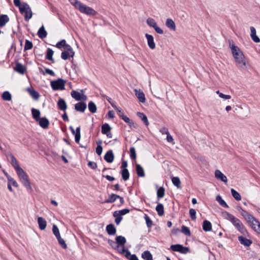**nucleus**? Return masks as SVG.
Segmentation results:
<instances>
[{
    "label": "nucleus",
    "mask_w": 260,
    "mask_h": 260,
    "mask_svg": "<svg viewBox=\"0 0 260 260\" xmlns=\"http://www.w3.org/2000/svg\"><path fill=\"white\" fill-rule=\"evenodd\" d=\"M11 158V164L16 171L20 181L22 183L23 186L26 188L27 191L31 192L32 188L30 185V182L28 176L24 171V170L19 166L18 161L14 156V155L10 153L8 154Z\"/></svg>",
    "instance_id": "nucleus-1"
},
{
    "label": "nucleus",
    "mask_w": 260,
    "mask_h": 260,
    "mask_svg": "<svg viewBox=\"0 0 260 260\" xmlns=\"http://www.w3.org/2000/svg\"><path fill=\"white\" fill-rule=\"evenodd\" d=\"M228 42L233 56L235 60L236 66L241 70H246V62L244 54L238 46L234 44L232 40H229Z\"/></svg>",
    "instance_id": "nucleus-2"
},
{
    "label": "nucleus",
    "mask_w": 260,
    "mask_h": 260,
    "mask_svg": "<svg viewBox=\"0 0 260 260\" xmlns=\"http://www.w3.org/2000/svg\"><path fill=\"white\" fill-rule=\"evenodd\" d=\"M221 215L225 219L230 220L234 226L243 235L247 234V231L240 220L226 211L221 212Z\"/></svg>",
    "instance_id": "nucleus-3"
},
{
    "label": "nucleus",
    "mask_w": 260,
    "mask_h": 260,
    "mask_svg": "<svg viewBox=\"0 0 260 260\" xmlns=\"http://www.w3.org/2000/svg\"><path fill=\"white\" fill-rule=\"evenodd\" d=\"M14 4L16 7L19 8L20 13L21 14H25L24 19L25 21H28L32 17L31 10L26 3H21L20 0H14Z\"/></svg>",
    "instance_id": "nucleus-4"
},
{
    "label": "nucleus",
    "mask_w": 260,
    "mask_h": 260,
    "mask_svg": "<svg viewBox=\"0 0 260 260\" xmlns=\"http://www.w3.org/2000/svg\"><path fill=\"white\" fill-rule=\"evenodd\" d=\"M77 9L81 13L90 16H94L98 14L97 12L95 11L94 9L88 6H87L82 3L81 4H80Z\"/></svg>",
    "instance_id": "nucleus-5"
},
{
    "label": "nucleus",
    "mask_w": 260,
    "mask_h": 260,
    "mask_svg": "<svg viewBox=\"0 0 260 260\" xmlns=\"http://www.w3.org/2000/svg\"><path fill=\"white\" fill-rule=\"evenodd\" d=\"M66 81L62 78L52 80L50 82V85L53 90L64 89Z\"/></svg>",
    "instance_id": "nucleus-6"
},
{
    "label": "nucleus",
    "mask_w": 260,
    "mask_h": 260,
    "mask_svg": "<svg viewBox=\"0 0 260 260\" xmlns=\"http://www.w3.org/2000/svg\"><path fill=\"white\" fill-rule=\"evenodd\" d=\"M14 69L17 72L22 75L24 74L26 72V67L19 62L16 63V66Z\"/></svg>",
    "instance_id": "nucleus-7"
},
{
    "label": "nucleus",
    "mask_w": 260,
    "mask_h": 260,
    "mask_svg": "<svg viewBox=\"0 0 260 260\" xmlns=\"http://www.w3.org/2000/svg\"><path fill=\"white\" fill-rule=\"evenodd\" d=\"M134 91L135 92V95L139 101L142 103H145L146 101V98L144 92L140 89L138 90L135 89Z\"/></svg>",
    "instance_id": "nucleus-8"
},
{
    "label": "nucleus",
    "mask_w": 260,
    "mask_h": 260,
    "mask_svg": "<svg viewBox=\"0 0 260 260\" xmlns=\"http://www.w3.org/2000/svg\"><path fill=\"white\" fill-rule=\"evenodd\" d=\"M104 159L108 163H111L114 159V155L112 150H108L105 154Z\"/></svg>",
    "instance_id": "nucleus-9"
},
{
    "label": "nucleus",
    "mask_w": 260,
    "mask_h": 260,
    "mask_svg": "<svg viewBox=\"0 0 260 260\" xmlns=\"http://www.w3.org/2000/svg\"><path fill=\"white\" fill-rule=\"evenodd\" d=\"M87 108V106L85 103L84 102H80L76 104L75 105V109L77 111L80 112H84Z\"/></svg>",
    "instance_id": "nucleus-10"
},
{
    "label": "nucleus",
    "mask_w": 260,
    "mask_h": 260,
    "mask_svg": "<svg viewBox=\"0 0 260 260\" xmlns=\"http://www.w3.org/2000/svg\"><path fill=\"white\" fill-rule=\"evenodd\" d=\"M244 219L246 220L247 222L249 224L253 221L257 223V231L260 232V222L252 215L249 214Z\"/></svg>",
    "instance_id": "nucleus-11"
},
{
    "label": "nucleus",
    "mask_w": 260,
    "mask_h": 260,
    "mask_svg": "<svg viewBox=\"0 0 260 260\" xmlns=\"http://www.w3.org/2000/svg\"><path fill=\"white\" fill-rule=\"evenodd\" d=\"M145 37L147 40L148 45L149 48L151 49H153L155 48V44L154 42L153 37L151 35L148 34H145Z\"/></svg>",
    "instance_id": "nucleus-12"
},
{
    "label": "nucleus",
    "mask_w": 260,
    "mask_h": 260,
    "mask_svg": "<svg viewBox=\"0 0 260 260\" xmlns=\"http://www.w3.org/2000/svg\"><path fill=\"white\" fill-rule=\"evenodd\" d=\"M215 177L223 182L226 183L228 181L226 177L218 170L215 171Z\"/></svg>",
    "instance_id": "nucleus-13"
},
{
    "label": "nucleus",
    "mask_w": 260,
    "mask_h": 260,
    "mask_svg": "<svg viewBox=\"0 0 260 260\" xmlns=\"http://www.w3.org/2000/svg\"><path fill=\"white\" fill-rule=\"evenodd\" d=\"M238 240L242 245L245 246H249L252 243V241L251 240L247 239L242 236L238 237Z\"/></svg>",
    "instance_id": "nucleus-14"
},
{
    "label": "nucleus",
    "mask_w": 260,
    "mask_h": 260,
    "mask_svg": "<svg viewBox=\"0 0 260 260\" xmlns=\"http://www.w3.org/2000/svg\"><path fill=\"white\" fill-rule=\"evenodd\" d=\"M26 90L34 100H38L39 99L40 94L34 88L32 87H28Z\"/></svg>",
    "instance_id": "nucleus-15"
},
{
    "label": "nucleus",
    "mask_w": 260,
    "mask_h": 260,
    "mask_svg": "<svg viewBox=\"0 0 260 260\" xmlns=\"http://www.w3.org/2000/svg\"><path fill=\"white\" fill-rule=\"evenodd\" d=\"M58 108L62 111H65L67 109V105L65 100L63 99L59 98L57 103Z\"/></svg>",
    "instance_id": "nucleus-16"
},
{
    "label": "nucleus",
    "mask_w": 260,
    "mask_h": 260,
    "mask_svg": "<svg viewBox=\"0 0 260 260\" xmlns=\"http://www.w3.org/2000/svg\"><path fill=\"white\" fill-rule=\"evenodd\" d=\"M39 125L43 128H47L48 127L49 121L46 117H42L39 120Z\"/></svg>",
    "instance_id": "nucleus-17"
},
{
    "label": "nucleus",
    "mask_w": 260,
    "mask_h": 260,
    "mask_svg": "<svg viewBox=\"0 0 260 260\" xmlns=\"http://www.w3.org/2000/svg\"><path fill=\"white\" fill-rule=\"evenodd\" d=\"M32 118L36 121H38L40 119L41 112L39 110L32 108L31 110Z\"/></svg>",
    "instance_id": "nucleus-18"
},
{
    "label": "nucleus",
    "mask_w": 260,
    "mask_h": 260,
    "mask_svg": "<svg viewBox=\"0 0 260 260\" xmlns=\"http://www.w3.org/2000/svg\"><path fill=\"white\" fill-rule=\"evenodd\" d=\"M106 229L107 233L109 235H114L116 233V229L112 223L108 224Z\"/></svg>",
    "instance_id": "nucleus-19"
},
{
    "label": "nucleus",
    "mask_w": 260,
    "mask_h": 260,
    "mask_svg": "<svg viewBox=\"0 0 260 260\" xmlns=\"http://www.w3.org/2000/svg\"><path fill=\"white\" fill-rule=\"evenodd\" d=\"M38 223L39 224V229L41 230H44L46 229L47 225V222L44 218L42 217L38 218Z\"/></svg>",
    "instance_id": "nucleus-20"
},
{
    "label": "nucleus",
    "mask_w": 260,
    "mask_h": 260,
    "mask_svg": "<svg viewBox=\"0 0 260 260\" xmlns=\"http://www.w3.org/2000/svg\"><path fill=\"white\" fill-rule=\"evenodd\" d=\"M115 240L119 247L124 246L126 242V239L122 236H118L116 237Z\"/></svg>",
    "instance_id": "nucleus-21"
},
{
    "label": "nucleus",
    "mask_w": 260,
    "mask_h": 260,
    "mask_svg": "<svg viewBox=\"0 0 260 260\" xmlns=\"http://www.w3.org/2000/svg\"><path fill=\"white\" fill-rule=\"evenodd\" d=\"M136 171L137 175L140 177H143L145 176V172L143 167L139 164H136Z\"/></svg>",
    "instance_id": "nucleus-22"
},
{
    "label": "nucleus",
    "mask_w": 260,
    "mask_h": 260,
    "mask_svg": "<svg viewBox=\"0 0 260 260\" xmlns=\"http://www.w3.org/2000/svg\"><path fill=\"white\" fill-rule=\"evenodd\" d=\"M202 227L205 232H209L212 230V224L209 221L205 220L203 221Z\"/></svg>",
    "instance_id": "nucleus-23"
},
{
    "label": "nucleus",
    "mask_w": 260,
    "mask_h": 260,
    "mask_svg": "<svg viewBox=\"0 0 260 260\" xmlns=\"http://www.w3.org/2000/svg\"><path fill=\"white\" fill-rule=\"evenodd\" d=\"M9 18L7 15L2 14L0 15V27H2L9 22Z\"/></svg>",
    "instance_id": "nucleus-24"
},
{
    "label": "nucleus",
    "mask_w": 260,
    "mask_h": 260,
    "mask_svg": "<svg viewBox=\"0 0 260 260\" xmlns=\"http://www.w3.org/2000/svg\"><path fill=\"white\" fill-rule=\"evenodd\" d=\"M37 35L41 39H44L47 37V32L46 31L44 25H42L39 29Z\"/></svg>",
    "instance_id": "nucleus-25"
},
{
    "label": "nucleus",
    "mask_w": 260,
    "mask_h": 260,
    "mask_svg": "<svg viewBox=\"0 0 260 260\" xmlns=\"http://www.w3.org/2000/svg\"><path fill=\"white\" fill-rule=\"evenodd\" d=\"M166 25L171 30H175L176 25L174 21L170 18H168L166 20Z\"/></svg>",
    "instance_id": "nucleus-26"
},
{
    "label": "nucleus",
    "mask_w": 260,
    "mask_h": 260,
    "mask_svg": "<svg viewBox=\"0 0 260 260\" xmlns=\"http://www.w3.org/2000/svg\"><path fill=\"white\" fill-rule=\"evenodd\" d=\"M54 53V51L50 48H48L46 52V58L51 61L52 62L54 63L55 62V60L54 58H53V55Z\"/></svg>",
    "instance_id": "nucleus-27"
},
{
    "label": "nucleus",
    "mask_w": 260,
    "mask_h": 260,
    "mask_svg": "<svg viewBox=\"0 0 260 260\" xmlns=\"http://www.w3.org/2000/svg\"><path fill=\"white\" fill-rule=\"evenodd\" d=\"M45 71H44L42 68H39V70L41 73H42L43 75H45L46 74H49L52 76H55V73L51 70L44 68Z\"/></svg>",
    "instance_id": "nucleus-28"
},
{
    "label": "nucleus",
    "mask_w": 260,
    "mask_h": 260,
    "mask_svg": "<svg viewBox=\"0 0 260 260\" xmlns=\"http://www.w3.org/2000/svg\"><path fill=\"white\" fill-rule=\"evenodd\" d=\"M141 257L145 260H153V256L150 252L146 250L142 253Z\"/></svg>",
    "instance_id": "nucleus-29"
},
{
    "label": "nucleus",
    "mask_w": 260,
    "mask_h": 260,
    "mask_svg": "<svg viewBox=\"0 0 260 260\" xmlns=\"http://www.w3.org/2000/svg\"><path fill=\"white\" fill-rule=\"evenodd\" d=\"M118 197V195L114 193H112L109 196L108 199H107L104 203H114Z\"/></svg>",
    "instance_id": "nucleus-30"
},
{
    "label": "nucleus",
    "mask_w": 260,
    "mask_h": 260,
    "mask_svg": "<svg viewBox=\"0 0 260 260\" xmlns=\"http://www.w3.org/2000/svg\"><path fill=\"white\" fill-rule=\"evenodd\" d=\"M137 115L139 118H140L142 119V120L143 121V122L147 126L149 125V122L147 117L145 114H144L143 113H141L140 112H138Z\"/></svg>",
    "instance_id": "nucleus-31"
},
{
    "label": "nucleus",
    "mask_w": 260,
    "mask_h": 260,
    "mask_svg": "<svg viewBox=\"0 0 260 260\" xmlns=\"http://www.w3.org/2000/svg\"><path fill=\"white\" fill-rule=\"evenodd\" d=\"M101 132L103 134L105 135L111 130V127L108 123H105L102 125Z\"/></svg>",
    "instance_id": "nucleus-32"
},
{
    "label": "nucleus",
    "mask_w": 260,
    "mask_h": 260,
    "mask_svg": "<svg viewBox=\"0 0 260 260\" xmlns=\"http://www.w3.org/2000/svg\"><path fill=\"white\" fill-rule=\"evenodd\" d=\"M155 209L159 216H161L164 214V208L162 204L158 203L156 206Z\"/></svg>",
    "instance_id": "nucleus-33"
},
{
    "label": "nucleus",
    "mask_w": 260,
    "mask_h": 260,
    "mask_svg": "<svg viewBox=\"0 0 260 260\" xmlns=\"http://www.w3.org/2000/svg\"><path fill=\"white\" fill-rule=\"evenodd\" d=\"M216 200L218 202V203L222 207L228 208L229 207L226 203L222 199L220 195H218L216 197Z\"/></svg>",
    "instance_id": "nucleus-34"
},
{
    "label": "nucleus",
    "mask_w": 260,
    "mask_h": 260,
    "mask_svg": "<svg viewBox=\"0 0 260 260\" xmlns=\"http://www.w3.org/2000/svg\"><path fill=\"white\" fill-rule=\"evenodd\" d=\"M122 178L124 181H126L129 179V173L127 169H122L121 171Z\"/></svg>",
    "instance_id": "nucleus-35"
},
{
    "label": "nucleus",
    "mask_w": 260,
    "mask_h": 260,
    "mask_svg": "<svg viewBox=\"0 0 260 260\" xmlns=\"http://www.w3.org/2000/svg\"><path fill=\"white\" fill-rule=\"evenodd\" d=\"M88 107L89 111L92 113H94L96 112L97 108L95 104L92 102H89Z\"/></svg>",
    "instance_id": "nucleus-36"
},
{
    "label": "nucleus",
    "mask_w": 260,
    "mask_h": 260,
    "mask_svg": "<svg viewBox=\"0 0 260 260\" xmlns=\"http://www.w3.org/2000/svg\"><path fill=\"white\" fill-rule=\"evenodd\" d=\"M113 215L115 219V222L117 225L119 224L120 222L122 219V217L118 213V212H116V211L113 213Z\"/></svg>",
    "instance_id": "nucleus-37"
},
{
    "label": "nucleus",
    "mask_w": 260,
    "mask_h": 260,
    "mask_svg": "<svg viewBox=\"0 0 260 260\" xmlns=\"http://www.w3.org/2000/svg\"><path fill=\"white\" fill-rule=\"evenodd\" d=\"M172 181L174 186L178 188L181 187V181L178 177H173L172 178Z\"/></svg>",
    "instance_id": "nucleus-38"
},
{
    "label": "nucleus",
    "mask_w": 260,
    "mask_h": 260,
    "mask_svg": "<svg viewBox=\"0 0 260 260\" xmlns=\"http://www.w3.org/2000/svg\"><path fill=\"white\" fill-rule=\"evenodd\" d=\"M231 191V193H232V196L234 198V199L236 200L239 201L241 200V195L238 191H237L234 188H232Z\"/></svg>",
    "instance_id": "nucleus-39"
},
{
    "label": "nucleus",
    "mask_w": 260,
    "mask_h": 260,
    "mask_svg": "<svg viewBox=\"0 0 260 260\" xmlns=\"http://www.w3.org/2000/svg\"><path fill=\"white\" fill-rule=\"evenodd\" d=\"M112 106L113 107V108L115 109V110L117 111V114L119 116V117H120L121 119L122 118V117H123L125 115L124 114V112H123V111L122 110L121 108H118L116 105H115L114 104H112Z\"/></svg>",
    "instance_id": "nucleus-40"
},
{
    "label": "nucleus",
    "mask_w": 260,
    "mask_h": 260,
    "mask_svg": "<svg viewBox=\"0 0 260 260\" xmlns=\"http://www.w3.org/2000/svg\"><path fill=\"white\" fill-rule=\"evenodd\" d=\"M165 189L163 187H159L157 190V197L158 199L163 198L165 196Z\"/></svg>",
    "instance_id": "nucleus-41"
},
{
    "label": "nucleus",
    "mask_w": 260,
    "mask_h": 260,
    "mask_svg": "<svg viewBox=\"0 0 260 260\" xmlns=\"http://www.w3.org/2000/svg\"><path fill=\"white\" fill-rule=\"evenodd\" d=\"M71 94L72 96L77 101H81V94L75 90L72 91Z\"/></svg>",
    "instance_id": "nucleus-42"
},
{
    "label": "nucleus",
    "mask_w": 260,
    "mask_h": 260,
    "mask_svg": "<svg viewBox=\"0 0 260 260\" xmlns=\"http://www.w3.org/2000/svg\"><path fill=\"white\" fill-rule=\"evenodd\" d=\"M181 232L186 236H190L191 235V232L189 228L185 225L181 226Z\"/></svg>",
    "instance_id": "nucleus-43"
},
{
    "label": "nucleus",
    "mask_w": 260,
    "mask_h": 260,
    "mask_svg": "<svg viewBox=\"0 0 260 260\" xmlns=\"http://www.w3.org/2000/svg\"><path fill=\"white\" fill-rule=\"evenodd\" d=\"M32 47H33L32 43L28 40H26L25 43V45H24V51L30 50V49H32Z\"/></svg>",
    "instance_id": "nucleus-44"
},
{
    "label": "nucleus",
    "mask_w": 260,
    "mask_h": 260,
    "mask_svg": "<svg viewBox=\"0 0 260 260\" xmlns=\"http://www.w3.org/2000/svg\"><path fill=\"white\" fill-rule=\"evenodd\" d=\"M2 98L3 99V100H4L5 101H10L12 98L11 94L8 91H6L4 92L2 94Z\"/></svg>",
    "instance_id": "nucleus-45"
},
{
    "label": "nucleus",
    "mask_w": 260,
    "mask_h": 260,
    "mask_svg": "<svg viewBox=\"0 0 260 260\" xmlns=\"http://www.w3.org/2000/svg\"><path fill=\"white\" fill-rule=\"evenodd\" d=\"M146 22H147V24L149 26L152 27L153 28H154V27L156 26V25H157V23L155 22V21L154 20V19H153V18H148L147 19Z\"/></svg>",
    "instance_id": "nucleus-46"
},
{
    "label": "nucleus",
    "mask_w": 260,
    "mask_h": 260,
    "mask_svg": "<svg viewBox=\"0 0 260 260\" xmlns=\"http://www.w3.org/2000/svg\"><path fill=\"white\" fill-rule=\"evenodd\" d=\"M108 243L113 249L115 250H119V245H117L116 241L115 242L112 240L108 239Z\"/></svg>",
    "instance_id": "nucleus-47"
},
{
    "label": "nucleus",
    "mask_w": 260,
    "mask_h": 260,
    "mask_svg": "<svg viewBox=\"0 0 260 260\" xmlns=\"http://www.w3.org/2000/svg\"><path fill=\"white\" fill-rule=\"evenodd\" d=\"M144 218L146 220V223L147 227L148 228H151L153 225L152 221L151 220V219L149 218V217L147 214H145Z\"/></svg>",
    "instance_id": "nucleus-48"
},
{
    "label": "nucleus",
    "mask_w": 260,
    "mask_h": 260,
    "mask_svg": "<svg viewBox=\"0 0 260 260\" xmlns=\"http://www.w3.org/2000/svg\"><path fill=\"white\" fill-rule=\"evenodd\" d=\"M129 152H130V157L132 159H136V153L135 148L134 147H131L129 149Z\"/></svg>",
    "instance_id": "nucleus-49"
},
{
    "label": "nucleus",
    "mask_w": 260,
    "mask_h": 260,
    "mask_svg": "<svg viewBox=\"0 0 260 260\" xmlns=\"http://www.w3.org/2000/svg\"><path fill=\"white\" fill-rule=\"evenodd\" d=\"M179 252L182 254H186L188 252H190V249L188 247H184L182 245H181Z\"/></svg>",
    "instance_id": "nucleus-50"
},
{
    "label": "nucleus",
    "mask_w": 260,
    "mask_h": 260,
    "mask_svg": "<svg viewBox=\"0 0 260 260\" xmlns=\"http://www.w3.org/2000/svg\"><path fill=\"white\" fill-rule=\"evenodd\" d=\"M66 44V41L65 40L63 39L57 43L55 46L58 49H61L62 47H64Z\"/></svg>",
    "instance_id": "nucleus-51"
},
{
    "label": "nucleus",
    "mask_w": 260,
    "mask_h": 260,
    "mask_svg": "<svg viewBox=\"0 0 260 260\" xmlns=\"http://www.w3.org/2000/svg\"><path fill=\"white\" fill-rule=\"evenodd\" d=\"M190 217L192 220L196 219V211L193 209H190L189 211Z\"/></svg>",
    "instance_id": "nucleus-52"
},
{
    "label": "nucleus",
    "mask_w": 260,
    "mask_h": 260,
    "mask_svg": "<svg viewBox=\"0 0 260 260\" xmlns=\"http://www.w3.org/2000/svg\"><path fill=\"white\" fill-rule=\"evenodd\" d=\"M8 183H10L13 186L15 187H18V184L16 180H15L13 178L10 177V178H8Z\"/></svg>",
    "instance_id": "nucleus-53"
},
{
    "label": "nucleus",
    "mask_w": 260,
    "mask_h": 260,
    "mask_svg": "<svg viewBox=\"0 0 260 260\" xmlns=\"http://www.w3.org/2000/svg\"><path fill=\"white\" fill-rule=\"evenodd\" d=\"M181 244H174L171 246V249L174 251L180 252Z\"/></svg>",
    "instance_id": "nucleus-54"
},
{
    "label": "nucleus",
    "mask_w": 260,
    "mask_h": 260,
    "mask_svg": "<svg viewBox=\"0 0 260 260\" xmlns=\"http://www.w3.org/2000/svg\"><path fill=\"white\" fill-rule=\"evenodd\" d=\"M249 225L251 227L252 229H253L254 231L257 232L258 234H260V231L258 232L257 229V223L255 222V221H253L249 224Z\"/></svg>",
    "instance_id": "nucleus-55"
},
{
    "label": "nucleus",
    "mask_w": 260,
    "mask_h": 260,
    "mask_svg": "<svg viewBox=\"0 0 260 260\" xmlns=\"http://www.w3.org/2000/svg\"><path fill=\"white\" fill-rule=\"evenodd\" d=\"M72 5H73L76 9H77L81 4V2L78 0H69Z\"/></svg>",
    "instance_id": "nucleus-56"
},
{
    "label": "nucleus",
    "mask_w": 260,
    "mask_h": 260,
    "mask_svg": "<svg viewBox=\"0 0 260 260\" xmlns=\"http://www.w3.org/2000/svg\"><path fill=\"white\" fill-rule=\"evenodd\" d=\"M52 232L53 234L56 236L60 234L59 231L57 226L55 224H53L52 227Z\"/></svg>",
    "instance_id": "nucleus-57"
},
{
    "label": "nucleus",
    "mask_w": 260,
    "mask_h": 260,
    "mask_svg": "<svg viewBox=\"0 0 260 260\" xmlns=\"http://www.w3.org/2000/svg\"><path fill=\"white\" fill-rule=\"evenodd\" d=\"M69 53L67 51H63L61 54V58L63 60H67L69 57Z\"/></svg>",
    "instance_id": "nucleus-58"
},
{
    "label": "nucleus",
    "mask_w": 260,
    "mask_h": 260,
    "mask_svg": "<svg viewBox=\"0 0 260 260\" xmlns=\"http://www.w3.org/2000/svg\"><path fill=\"white\" fill-rule=\"evenodd\" d=\"M58 242L62 248H67V245L65 241L63 239H59V241Z\"/></svg>",
    "instance_id": "nucleus-59"
},
{
    "label": "nucleus",
    "mask_w": 260,
    "mask_h": 260,
    "mask_svg": "<svg viewBox=\"0 0 260 260\" xmlns=\"http://www.w3.org/2000/svg\"><path fill=\"white\" fill-rule=\"evenodd\" d=\"M116 212H118V213L122 216V215H125L126 214L129 212V209H124L119 211H116Z\"/></svg>",
    "instance_id": "nucleus-60"
},
{
    "label": "nucleus",
    "mask_w": 260,
    "mask_h": 260,
    "mask_svg": "<svg viewBox=\"0 0 260 260\" xmlns=\"http://www.w3.org/2000/svg\"><path fill=\"white\" fill-rule=\"evenodd\" d=\"M87 166L92 169H95L97 168V164L94 161H89Z\"/></svg>",
    "instance_id": "nucleus-61"
},
{
    "label": "nucleus",
    "mask_w": 260,
    "mask_h": 260,
    "mask_svg": "<svg viewBox=\"0 0 260 260\" xmlns=\"http://www.w3.org/2000/svg\"><path fill=\"white\" fill-rule=\"evenodd\" d=\"M252 40L255 43L260 42V39L256 36V34L251 35Z\"/></svg>",
    "instance_id": "nucleus-62"
},
{
    "label": "nucleus",
    "mask_w": 260,
    "mask_h": 260,
    "mask_svg": "<svg viewBox=\"0 0 260 260\" xmlns=\"http://www.w3.org/2000/svg\"><path fill=\"white\" fill-rule=\"evenodd\" d=\"M103 151V147L102 146H97L96 148V153L98 155H101Z\"/></svg>",
    "instance_id": "nucleus-63"
},
{
    "label": "nucleus",
    "mask_w": 260,
    "mask_h": 260,
    "mask_svg": "<svg viewBox=\"0 0 260 260\" xmlns=\"http://www.w3.org/2000/svg\"><path fill=\"white\" fill-rule=\"evenodd\" d=\"M153 28L154 29L155 31L159 34H162L164 33L163 30L160 27H158L157 25H156V26L154 27Z\"/></svg>",
    "instance_id": "nucleus-64"
}]
</instances>
